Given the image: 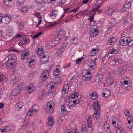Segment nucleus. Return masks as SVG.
Instances as JSON below:
<instances>
[{"label": "nucleus", "instance_id": "e2e57ef3", "mask_svg": "<svg viewBox=\"0 0 133 133\" xmlns=\"http://www.w3.org/2000/svg\"><path fill=\"white\" fill-rule=\"evenodd\" d=\"M57 23V22L56 21L53 22H51L48 26V27H51Z\"/></svg>", "mask_w": 133, "mask_h": 133}, {"label": "nucleus", "instance_id": "bf43d9fd", "mask_svg": "<svg viewBox=\"0 0 133 133\" xmlns=\"http://www.w3.org/2000/svg\"><path fill=\"white\" fill-rule=\"evenodd\" d=\"M132 116H130L128 118V123L127 124L131 123H133L132 120Z\"/></svg>", "mask_w": 133, "mask_h": 133}, {"label": "nucleus", "instance_id": "5701e85b", "mask_svg": "<svg viewBox=\"0 0 133 133\" xmlns=\"http://www.w3.org/2000/svg\"><path fill=\"white\" fill-rule=\"evenodd\" d=\"M105 92H103L102 93L103 96H104L105 97L108 98L109 97L110 95V91L109 90L105 89Z\"/></svg>", "mask_w": 133, "mask_h": 133}, {"label": "nucleus", "instance_id": "de8ad7c7", "mask_svg": "<svg viewBox=\"0 0 133 133\" xmlns=\"http://www.w3.org/2000/svg\"><path fill=\"white\" fill-rule=\"evenodd\" d=\"M53 75L54 76H57L59 72V70L58 69L56 68L55 70L53 71Z\"/></svg>", "mask_w": 133, "mask_h": 133}, {"label": "nucleus", "instance_id": "a18cd8bd", "mask_svg": "<svg viewBox=\"0 0 133 133\" xmlns=\"http://www.w3.org/2000/svg\"><path fill=\"white\" fill-rule=\"evenodd\" d=\"M24 23L21 22L19 24V29L20 30L23 29L24 28Z\"/></svg>", "mask_w": 133, "mask_h": 133}, {"label": "nucleus", "instance_id": "0e129e2a", "mask_svg": "<svg viewBox=\"0 0 133 133\" xmlns=\"http://www.w3.org/2000/svg\"><path fill=\"white\" fill-rule=\"evenodd\" d=\"M127 126L129 129H131L133 126V123H131L130 124H127Z\"/></svg>", "mask_w": 133, "mask_h": 133}, {"label": "nucleus", "instance_id": "473e14b6", "mask_svg": "<svg viewBox=\"0 0 133 133\" xmlns=\"http://www.w3.org/2000/svg\"><path fill=\"white\" fill-rule=\"evenodd\" d=\"M116 133H127V131L125 129L120 128V129H118L116 130Z\"/></svg>", "mask_w": 133, "mask_h": 133}, {"label": "nucleus", "instance_id": "f3484780", "mask_svg": "<svg viewBox=\"0 0 133 133\" xmlns=\"http://www.w3.org/2000/svg\"><path fill=\"white\" fill-rule=\"evenodd\" d=\"M16 61V59H8L5 63V64L8 66H9V65H12Z\"/></svg>", "mask_w": 133, "mask_h": 133}, {"label": "nucleus", "instance_id": "49530a36", "mask_svg": "<svg viewBox=\"0 0 133 133\" xmlns=\"http://www.w3.org/2000/svg\"><path fill=\"white\" fill-rule=\"evenodd\" d=\"M100 7V5H97L96 6L94 9H92L93 11H97L98 12H100L101 11L98 9Z\"/></svg>", "mask_w": 133, "mask_h": 133}, {"label": "nucleus", "instance_id": "f257e3e1", "mask_svg": "<svg viewBox=\"0 0 133 133\" xmlns=\"http://www.w3.org/2000/svg\"><path fill=\"white\" fill-rule=\"evenodd\" d=\"M55 80V82H50L48 85V87H49L51 89H53L54 87H56L58 85V83H61L62 81L60 77L57 78Z\"/></svg>", "mask_w": 133, "mask_h": 133}, {"label": "nucleus", "instance_id": "052dcab7", "mask_svg": "<svg viewBox=\"0 0 133 133\" xmlns=\"http://www.w3.org/2000/svg\"><path fill=\"white\" fill-rule=\"evenodd\" d=\"M42 34V32H40L39 33H38L36 34L35 35H34L33 37V38L35 39V38H37L38 37Z\"/></svg>", "mask_w": 133, "mask_h": 133}, {"label": "nucleus", "instance_id": "e433bc0d", "mask_svg": "<svg viewBox=\"0 0 133 133\" xmlns=\"http://www.w3.org/2000/svg\"><path fill=\"white\" fill-rule=\"evenodd\" d=\"M71 101L69 102H68L66 103V104L67 107L69 109H72L74 107V105L71 104Z\"/></svg>", "mask_w": 133, "mask_h": 133}, {"label": "nucleus", "instance_id": "ddd939ff", "mask_svg": "<svg viewBox=\"0 0 133 133\" xmlns=\"http://www.w3.org/2000/svg\"><path fill=\"white\" fill-rule=\"evenodd\" d=\"M29 39L27 37H23L20 40L19 42L22 45H24L29 41Z\"/></svg>", "mask_w": 133, "mask_h": 133}, {"label": "nucleus", "instance_id": "393cba45", "mask_svg": "<svg viewBox=\"0 0 133 133\" xmlns=\"http://www.w3.org/2000/svg\"><path fill=\"white\" fill-rule=\"evenodd\" d=\"M45 94V92L44 90L41 91L39 94V99L40 100H43L44 98V96Z\"/></svg>", "mask_w": 133, "mask_h": 133}, {"label": "nucleus", "instance_id": "3c124183", "mask_svg": "<svg viewBox=\"0 0 133 133\" xmlns=\"http://www.w3.org/2000/svg\"><path fill=\"white\" fill-rule=\"evenodd\" d=\"M62 90L67 93L69 90V88L68 86L67 85L64 86L62 89Z\"/></svg>", "mask_w": 133, "mask_h": 133}, {"label": "nucleus", "instance_id": "4468645a", "mask_svg": "<svg viewBox=\"0 0 133 133\" xmlns=\"http://www.w3.org/2000/svg\"><path fill=\"white\" fill-rule=\"evenodd\" d=\"M11 17L10 16L3 17L2 18V23L4 24H8L11 20Z\"/></svg>", "mask_w": 133, "mask_h": 133}, {"label": "nucleus", "instance_id": "8fccbe9b", "mask_svg": "<svg viewBox=\"0 0 133 133\" xmlns=\"http://www.w3.org/2000/svg\"><path fill=\"white\" fill-rule=\"evenodd\" d=\"M40 61L42 63L45 64L48 62L49 60L48 59H41Z\"/></svg>", "mask_w": 133, "mask_h": 133}, {"label": "nucleus", "instance_id": "69168bd1", "mask_svg": "<svg viewBox=\"0 0 133 133\" xmlns=\"http://www.w3.org/2000/svg\"><path fill=\"white\" fill-rule=\"evenodd\" d=\"M34 15L36 16H37L38 17L39 20L41 17L40 13L37 12H36L35 13Z\"/></svg>", "mask_w": 133, "mask_h": 133}, {"label": "nucleus", "instance_id": "c9c22d12", "mask_svg": "<svg viewBox=\"0 0 133 133\" xmlns=\"http://www.w3.org/2000/svg\"><path fill=\"white\" fill-rule=\"evenodd\" d=\"M114 47L113 46L112 47L110 50L109 51V52L112 54L113 53H115V54H116L117 52V49H116L114 48Z\"/></svg>", "mask_w": 133, "mask_h": 133}, {"label": "nucleus", "instance_id": "cd10ccee", "mask_svg": "<svg viewBox=\"0 0 133 133\" xmlns=\"http://www.w3.org/2000/svg\"><path fill=\"white\" fill-rule=\"evenodd\" d=\"M48 122L47 123V125L49 126H50L54 124V122L53 120V118L49 117L48 119Z\"/></svg>", "mask_w": 133, "mask_h": 133}, {"label": "nucleus", "instance_id": "c756f323", "mask_svg": "<svg viewBox=\"0 0 133 133\" xmlns=\"http://www.w3.org/2000/svg\"><path fill=\"white\" fill-rule=\"evenodd\" d=\"M87 132L88 133H91L93 130L92 125L87 126Z\"/></svg>", "mask_w": 133, "mask_h": 133}, {"label": "nucleus", "instance_id": "4c0bfd02", "mask_svg": "<svg viewBox=\"0 0 133 133\" xmlns=\"http://www.w3.org/2000/svg\"><path fill=\"white\" fill-rule=\"evenodd\" d=\"M77 41L78 39L77 38L75 37L72 39L70 41V44H75L77 43Z\"/></svg>", "mask_w": 133, "mask_h": 133}, {"label": "nucleus", "instance_id": "2eb2a0df", "mask_svg": "<svg viewBox=\"0 0 133 133\" xmlns=\"http://www.w3.org/2000/svg\"><path fill=\"white\" fill-rule=\"evenodd\" d=\"M30 55L29 50L27 49H25L22 53V54H21V56L22 57L28 58L29 57Z\"/></svg>", "mask_w": 133, "mask_h": 133}, {"label": "nucleus", "instance_id": "dca6fc26", "mask_svg": "<svg viewBox=\"0 0 133 133\" xmlns=\"http://www.w3.org/2000/svg\"><path fill=\"white\" fill-rule=\"evenodd\" d=\"M93 109L96 111H99L101 107L100 104L98 102H96L94 103L93 104Z\"/></svg>", "mask_w": 133, "mask_h": 133}, {"label": "nucleus", "instance_id": "a19ab883", "mask_svg": "<svg viewBox=\"0 0 133 133\" xmlns=\"http://www.w3.org/2000/svg\"><path fill=\"white\" fill-rule=\"evenodd\" d=\"M115 11V10L114 9H109L107 11V13L108 15L111 16L112 13Z\"/></svg>", "mask_w": 133, "mask_h": 133}, {"label": "nucleus", "instance_id": "f704fd0d", "mask_svg": "<svg viewBox=\"0 0 133 133\" xmlns=\"http://www.w3.org/2000/svg\"><path fill=\"white\" fill-rule=\"evenodd\" d=\"M99 111H95V112L94 113L93 115V116L94 117L98 118L100 116V114H99Z\"/></svg>", "mask_w": 133, "mask_h": 133}, {"label": "nucleus", "instance_id": "aec40b11", "mask_svg": "<svg viewBox=\"0 0 133 133\" xmlns=\"http://www.w3.org/2000/svg\"><path fill=\"white\" fill-rule=\"evenodd\" d=\"M116 40V39L114 37H111L108 39V42L107 44V45L109 47V45L112 44L114 43V42Z\"/></svg>", "mask_w": 133, "mask_h": 133}, {"label": "nucleus", "instance_id": "c85d7f7f", "mask_svg": "<svg viewBox=\"0 0 133 133\" xmlns=\"http://www.w3.org/2000/svg\"><path fill=\"white\" fill-rule=\"evenodd\" d=\"M57 16V12L56 11H53L51 14L49 15V16L52 19L55 18Z\"/></svg>", "mask_w": 133, "mask_h": 133}, {"label": "nucleus", "instance_id": "ea45409f", "mask_svg": "<svg viewBox=\"0 0 133 133\" xmlns=\"http://www.w3.org/2000/svg\"><path fill=\"white\" fill-rule=\"evenodd\" d=\"M28 8L26 6H23L20 9V11L22 13H25L28 11Z\"/></svg>", "mask_w": 133, "mask_h": 133}, {"label": "nucleus", "instance_id": "6e6d98bb", "mask_svg": "<svg viewBox=\"0 0 133 133\" xmlns=\"http://www.w3.org/2000/svg\"><path fill=\"white\" fill-rule=\"evenodd\" d=\"M128 46L131 47L133 46V40L130 39V41H129L127 45Z\"/></svg>", "mask_w": 133, "mask_h": 133}, {"label": "nucleus", "instance_id": "0eeeda50", "mask_svg": "<svg viewBox=\"0 0 133 133\" xmlns=\"http://www.w3.org/2000/svg\"><path fill=\"white\" fill-rule=\"evenodd\" d=\"M126 14H125L122 19L124 23L125 24L128 23L130 20V17L131 16V13L130 12L127 13Z\"/></svg>", "mask_w": 133, "mask_h": 133}, {"label": "nucleus", "instance_id": "4be33fe9", "mask_svg": "<svg viewBox=\"0 0 133 133\" xmlns=\"http://www.w3.org/2000/svg\"><path fill=\"white\" fill-rule=\"evenodd\" d=\"M117 119V118H114L113 119V122L112 123V124L113 125V126L116 128H117V130L118 129H120L121 127H120L119 125L117 123H116V122L114 120Z\"/></svg>", "mask_w": 133, "mask_h": 133}, {"label": "nucleus", "instance_id": "b1692460", "mask_svg": "<svg viewBox=\"0 0 133 133\" xmlns=\"http://www.w3.org/2000/svg\"><path fill=\"white\" fill-rule=\"evenodd\" d=\"M92 76L91 74H90L89 75L85 74L82 77V79L85 81H88L91 79Z\"/></svg>", "mask_w": 133, "mask_h": 133}, {"label": "nucleus", "instance_id": "39448f33", "mask_svg": "<svg viewBox=\"0 0 133 133\" xmlns=\"http://www.w3.org/2000/svg\"><path fill=\"white\" fill-rule=\"evenodd\" d=\"M57 35V37L56 38V39H55V40H56V41H53V39H51V42L55 44L57 43V39H61L63 38L64 37V34L61 30H60L59 32H58Z\"/></svg>", "mask_w": 133, "mask_h": 133}, {"label": "nucleus", "instance_id": "79ce46f5", "mask_svg": "<svg viewBox=\"0 0 133 133\" xmlns=\"http://www.w3.org/2000/svg\"><path fill=\"white\" fill-rule=\"evenodd\" d=\"M54 104V102H49L47 103V109H51L52 107V104Z\"/></svg>", "mask_w": 133, "mask_h": 133}, {"label": "nucleus", "instance_id": "58836bf2", "mask_svg": "<svg viewBox=\"0 0 133 133\" xmlns=\"http://www.w3.org/2000/svg\"><path fill=\"white\" fill-rule=\"evenodd\" d=\"M97 49H93L92 50V52L91 54H90L89 55L90 56H94L97 53Z\"/></svg>", "mask_w": 133, "mask_h": 133}, {"label": "nucleus", "instance_id": "7c9ffc66", "mask_svg": "<svg viewBox=\"0 0 133 133\" xmlns=\"http://www.w3.org/2000/svg\"><path fill=\"white\" fill-rule=\"evenodd\" d=\"M120 45L122 46H125L126 44L124 38V37H122L121 38V39L119 41Z\"/></svg>", "mask_w": 133, "mask_h": 133}, {"label": "nucleus", "instance_id": "9d476101", "mask_svg": "<svg viewBox=\"0 0 133 133\" xmlns=\"http://www.w3.org/2000/svg\"><path fill=\"white\" fill-rule=\"evenodd\" d=\"M98 33L99 31L97 29L93 28L90 30V34L91 36L94 37L96 36Z\"/></svg>", "mask_w": 133, "mask_h": 133}, {"label": "nucleus", "instance_id": "13d9d810", "mask_svg": "<svg viewBox=\"0 0 133 133\" xmlns=\"http://www.w3.org/2000/svg\"><path fill=\"white\" fill-rule=\"evenodd\" d=\"M6 78V77L3 74H0V81H3Z\"/></svg>", "mask_w": 133, "mask_h": 133}, {"label": "nucleus", "instance_id": "f03ea898", "mask_svg": "<svg viewBox=\"0 0 133 133\" xmlns=\"http://www.w3.org/2000/svg\"><path fill=\"white\" fill-rule=\"evenodd\" d=\"M119 63V64H124L125 63V62L122 59H111L110 64L113 66H116Z\"/></svg>", "mask_w": 133, "mask_h": 133}, {"label": "nucleus", "instance_id": "f8f14e48", "mask_svg": "<svg viewBox=\"0 0 133 133\" xmlns=\"http://www.w3.org/2000/svg\"><path fill=\"white\" fill-rule=\"evenodd\" d=\"M37 49V50L36 51V53L38 55H41V58H49L48 56H46L45 55L43 54L41 55L42 53L43 52V51L42 50L41 48H38Z\"/></svg>", "mask_w": 133, "mask_h": 133}, {"label": "nucleus", "instance_id": "a878e982", "mask_svg": "<svg viewBox=\"0 0 133 133\" xmlns=\"http://www.w3.org/2000/svg\"><path fill=\"white\" fill-rule=\"evenodd\" d=\"M97 59H95L94 60L92 61L90 63V69H92L93 70L95 68V61Z\"/></svg>", "mask_w": 133, "mask_h": 133}, {"label": "nucleus", "instance_id": "338daca9", "mask_svg": "<svg viewBox=\"0 0 133 133\" xmlns=\"http://www.w3.org/2000/svg\"><path fill=\"white\" fill-rule=\"evenodd\" d=\"M72 99H73L74 98L76 97H78V96L77 95V93L76 92H75L71 95Z\"/></svg>", "mask_w": 133, "mask_h": 133}, {"label": "nucleus", "instance_id": "9b49d317", "mask_svg": "<svg viewBox=\"0 0 133 133\" xmlns=\"http://www.w3.org/2000/svg\"><path fill=\"white\" fill-rule=\"evenodd\" d=\"M104 129L107 133H112L110 125L108 122L105 123L104 125Z\"/></svg>", "mask_w": 133, "mask_h": 133}, {"label": "nucleus", "instance_id": "423d86ee", "mask_svg": "<svg viewBox=\"0 0 133 133\" xmlns=\"http://www.w3.org/2000/svg\"><path fill=\"white\" fill-rule=\"evenodd\" d=\"M124 84H122V87L123 89L125 90H129L130 88L132 85V84L131 82H128L127 81L125 80L124 82Z\"/></svg>", "mask_w": 133, "mask_h": 133}, {"label": "nucleus", "instance_id": "6e6552de", "mask_svg": "<svg viewBox=\"0 0 133 133\" xmlns=\"http://www.w3.org/2000/svg\"><path fill=\"white\" fill-rule=\"evenodd\" d=\"M131 4L130 2L125 4L123 7L121 9V12H124L126 11H128V10L131 8Z\"/></svg>", "mask_w": 133, "mask_h": 133}, {"label": "nucleus", "instance_id": "864d4df0", "mask_svg": "<svg viewBox=\"0 0 133 133\" xmlns=\"http://www.w3.org/2000/svg\"><path fill=\"white\" fill-rule=\"evenodd\" d=\"M47 77V75L45 74L44 73H42L41 76V78L42 80L44 81Z\"/></svg>", "mask_w": 133, "mask_h": 133}, {"label": "nucleus", "instance_id": "2f4dec72", "mask_svg": "<svg viewBox=\"0 0 133 133\" xmlns=\"http://www.w3.org/2000/svg\"><path fill=\"white\" fill-rule=\"evenodd\" d=\"M85 132H87V128L85 125H83L80 130L81 133H85Z\"/></svg>", "mask_w": 133, "mask_h": 133}, {"label": "nucleus", "instance_id": "603ef678", "mask_svg": "<svg viewBox=\"0 0 133 133\" xmlns=\"http://www.w3.org/2000/svg\"><path fill=\"white\" fill-rule=\"evenodd\" d=\"M69 10V9L68 8H66L64 10V13L61 17V19H62L63 17L65 16L66 15V14H67V13L68 12V11Z\"/></svg>", "mask_w": 133, "mask_h": 133}, {"label": "nucleus", "instance_id": "09e8293b", "mask_svg": "<svg viewBox=\"0 0 133 133\" xmlns=\"http://www.w3.org/2000/svg\"><path fill=\"white\" fill-rule=\"evenodd\" d=\"M23 35V34L22 32H19L16 34L15 35V38H17L22 37Z\"/></svg>", "mask_w": 133, "mask_h": 133}, {"label": "nucleus", "instance_id": "4d7b16f0", "mask_svg": "<svg viewBox=\"0 0 133 133\" xmlns=\"http://www.w3.org/2000/svg\"><path fill=\"white\" fill-rule=\"evenodd\" d=\"M24 104L23 102H20L17 104V106L19 109H21L22 107L24 106Z\"/></svg>", "mask_w": 133, "mask_h": 133}, {"label": "nucleus", "instance_id": "a211bd4d", "mask_svg": "<svg viewBox=\"0 0 133 133\" xmlns=\"http://www.w3.org/2000/svg\"><path fill=\"white\" fill-rule=\"evenodd\" d=\"M37 109H34L33 107L31 108L28 112L27 115L29 116H32L34 114H35L37 111Z\"/></svg>", "mask_w": 133, "mask_h": 133}, {"label": "nucleus", "instance_id": "c03bdc74", "mask_svg": "<svg viewBox=\"0 0 133 133\" xmlns=\"http://www.w3.org/2000/svg\"><path fill=\"white\" fill-rule=\"evenodd\" d=\"M92 120L91 117H89L87 120V126H89L90 125H92L91 123Z\"/></svg>", "mask_w": 133, "mask_h": 133}, {"label": "nucleus", "instance_id": "20e7f679", "mask_svg": "<svg viewBox=\"0 0 133 133\" xmlns=\"http://www.w3.org/2000/svg\"><path fill=\"white\" fill-rule=\"evenodd\" d=\"M25 88V86L23 85H19L17 87V89H14L12 92V94L14 96L18 94L20 92V90L23 89Z\"/></svg>", "mask_w": 133, "mask_h": 133}, {"label": "nucleus", "instance_id": "6ab92c4d", "mask_svg": "<svg viewBox=\"0 0 133 133\" xmlns=\"http://www.w3.org/2000/svg\"><path fill=\"white\" fill-rule=\"evenodd\" d=\"M67 112L65 108V104H63L61 106V112L62 114L64 115H66L67 114Z\"/></svg>", "mask_w": 133, "mask_h": 133}, {"label": "nucleus", "instance_id": "7ed1b4c3", "mask_svg": "<svg viewBox=\"0 0 133 133\" xmlns=\"http://www.w3.org/2000/svg\"><path fill=\"white\" fill-rule=\"evenodd\" d=\"M66 39L67 38H66L65 40H64L63 44L59 50L57 52V56L58 57H58V56H59L61 54H63L65 48L68 45L69 41H67Z\"/></svg>", "mask_w": 133, "mask_h": 133}, {"label": "nucleus", "instance_id": "bb28decb", "mask_svg": "<svg viewBox=\"0 0 133 133\" xmlns=\"http://www.w3.org/2000/svg\"><path fill=\"white\" fill-rule=\"evenodd\" d=\"M27 88L28 89L29 92L30 93L32 92L35 89V87L33 84H30V86L28 87V88Z\"/></svg>", "mask_w": 133, "mask_h": 133}, {"label": "nucleus", "instance_id": "72a5a7b5", "mask_svg": "<svg viewBox=\"0 0 133 133\" xmlns=\"http://www.w3.org/2000/svg\"><path fill=\"white\" fill-rule=\"evenodd\" d=\"M19 78L18 77H15L12 81V83L13 85L18 83L19 81Z\"/></svg>", "mask_w": 133, "mask_h": 133}, {"label": "nucleus", "instance_id": "412c9836", "mask_svg": "<svg viewBox=\"0 0 133 133\" xmlns=\"http://www.w3.org/2000/svg\"><path fill=\"white\" fill-rule=\"evenodd\" d=\"M89 96L93 100L96 99L98 97L97 93L94 91L89 94Z\"/></svg>", "mask_w": 133, "mask_h": 133}, {"label": "nucleus", "instance_id": "37998d69", "mask_svg": "<svg viewBox=\"0 0 133 133\" xmlns=\"http://www.w3.org/2000/svg\"><path fill=\"white\" fill-rule=\"evenodd\" d=\"M35 65V62L34 59L31 60L29 62L28 65L30 67H32Z\"/></svg>", "mask_w": 133, "mask_h": 133}, {"label": "nucleus", "instance_id": "774afa93", "mask_svg": "<svg viewBox=\"0 0 133 133\" xmlns=\"http://www.w3.org/2000/svg\"><path fill=\"white\" fill-rule=\"evenodd\" d=\"M66 131L67 133H71L73 132L72 129H69L68 128H67L66 130Z\"/></svg>", "mask_w": 133, "mask_h": 133}, {"label": "nucleus", "instance_id": "5fc2aeb1", "mask_svg": "<svg viewBox=\"0 0 133 133\" xmlns=\"http://www.w3.org/2000/svg\"><path fill=\"white\" fill-rule=\"evenodd\" d=\"M124 41H125V42L126 44V45H127L129 41H130V38L128 37H125L124 36Z\"/></svg>", "mask_w": 133, "mask_h": 133}, {"label": "nucleus", "instance_id": "680f3d73", "mask_svg": "<svg viewBox=\"0 0 133 133\" xmlns=\"http://www.w3.org/2000/svg\"><path fill=\"white\" fill-rule=\"evenodd\" d=\"M57 23V22L56 21L53 22H51L48 26V27H51Z\"/></svg>", "mask_w": 133, "mask_h": 133}, {"label": "nucleus", "instance_id": "1a4fd4ad", "mask_svg": "<svg viewBox=\"0 0 133 133\" xmlns=\"http://www.w3.org/2000/svg\"><path fill=\"white\" fill-rule=\"evenodd\" d=\"M124 65L119 68L118 70V72L119 75L123 74L124 71L126 70L127 69V66H128V65L126 63V64H124Z\"/></svg>", "mask_w": 133, "mask_h": 133}]
</instances>
